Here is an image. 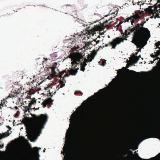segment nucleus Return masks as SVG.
<instances>
[{
	"mask_svg": "<svg viewBox=\"0 0 160 160\" xmlns=\"http://www.w3.org/2000/svg\"><path fill=\"white\" fill-rule=\"evenodd\" d=\"M71 131H69L68 130H67V133L66 134V137L67 138V137H69L71 134Z\"/></svg>",
	"mask_w": 160,
	"mask_h": 160,
	"instance_id": "obj_30",
	"label": "nucleus"
},
{
	"mask_svg": "<svg viewBox=\"0 0 160 160\" xmlns=\"http://www.w3.org/2000/svg\"><path fill=\"white\" fill-rule=\"evenodd\" d=\"M75 114L74 113H73L72 114L71 117V118L70 119V120L71 119H72V120H74L75 119Z\"/></svg>",
	"mask_w": 160,
	"mask_h": 160,
	"instance_id": "obj_32",
	"label": "nucleus"
},
{
	"mask_svg": "<svg viewBox=\"0 0 160 160\" xmlns=\"http://www.w3.org/2000/svg\"><path fill=\"white\" fill-rule=\"evenodd\" d=\"M131 20H132V21H130L131 22V24L132 25H133V23L134 22V19H133V18H132V19ZM134 20H135V19H134Z\"/></svg>",
	"mask_w": 160,
	"mask_h": 160,
	"instance_id": "obj_48",
	"label": "nucleus"
},
{
	"mask_svg": "<svg viewBox=\"0 0 160 160\" xmlns=\"http://www.w3.org/2000/svg\"><path fill=\"white\" fill-rule=\"evenodd\" d=\"M88 42L86 43H85V46L86 47H87V48H88V49H90L91 48H92V47H91V44H90V43H89L90 44H89V45H88Z\"/></svg>",
	"mask_w": 160,
	"mask_h": 160,
	"instance_id": "obj_27",
	"label": "nucleus"
},
{
	"mask_svg": "<svg viewBox=\"0 0 160 160\" xmlns=\"http://www.w3.org/2000/svg\"><path fill=\"white\" fill-rule=\"evenodd\" d=\"M97 40H96V39L95 40V41H96V44H97L98 43L100 42V41L99 40H98L97 41H96Z\"/></svg>",
	"mask_w": 160,
	"mask_h": 160,
	"instance_id": "obj_50",
	"label": "nucleus"
},
{
	"mask_svg": "<svg viewBox=\"0 0 160 160\" xmlns=\"http://www.w3.org/2000/svg\"><path fill=\"white\" fill-rule=\"evenodd\" d=\"M83 131H81L80 132V134H79V138H81V137H82V135H83Z\"/></svg>",
	"mask_w": 160,
	"mask_h": 160,
	"instance_id": "obj_41",
	"label": "nucleus"
},
{
	"mask_svg": "<svg viewBox=\"0 0 160 160\" xmlns=\"http://www.w3.org/2000/svg\"><path fill=\"white\" fill-rule=\"evenodd\" d=\"M15 108L16 109H18V108L17 106L15 107Z\"/></svg>",
	"mask_w": 160,
	"mask_h": 160,
	"instance_id": "obj_64",
	"label": "nucleus"
},
{
	"mask_svg": "<svg viewBox=\"0 0 160 160\" xmlns=\"http://www.w3.org/2000/svg\"><path fill=\"white\" fill-rule=\"evenodd\" d=\"M127 71H130V72H131V74H135V73H136L138 75L139 74H140V73L139 72H135V71H133V70H130V71L129 70V69H127Z\"/></svg>",
	"mask_w": 160,
	"mask_h": 160,
	"instance_id": "obj_29",
	"label": "nucleus"
},
{
	"mask_svg": "<svg viewBox=\"0 0 160 160\" xmlns=\"http://www.w3.org/2000/svg\"><path fill=\"white\" fill-rule=\"evenodd\" d=\"M6 148L5 151H0V160H19L18 158H27L24 160H39V150L41 148L18 147L12 149L10 144Z\"/></svg>",
	"mask_w": 160,
	"mask_h": 160,
	"instance_id": "obj_1",
	"label": "nucleus"
},
{
	"mask_svg": "<svg viewBox=\"0 0 160 160\" xmlns=\"http://www.w3.org/2000/svg\"><path fill=\"white\" fill-rule=\"evenodd\" d=\"M63 72H64V71H62V72H60L57 75L58 77V76H59V78H62L63 77H62V75L64 73Z\"/></svg>",
	"mask_w": 160,
	"mask_h": 160,
	"instance_id": "obj_28",
	"label": "nucleus"
},
{
	"mask_svg": "<svg viewBox=\"0 0 160 160\" xmlns=\"http://www.w3.org/2000/svg\"><path fill=\"white\" fill-rule=\"evenodd\" d=\"M151 56L152 57V58H155V55H153V54H152L151 55Z\"/></svg>",
	"mask_w": 160,
	"mask_h": 160,
	"instance_id": "obj_52",
	"label": "nucleus"
},
{
	"mask_svg": "<svg viewBox=\"0 0 160 160\" xmlns=\"http://www.w3.org/2000/svg\"><path fill=\"white\" fill-rule=\"evenodd\" d=\"M56 52L53 53L52 54H51V58H49V60H52V61L56 59L57 56L56 55Z\"/></svg>",
	"mask_w": 160,
	"mask_h": 160,
	"instance_id": "obj_16",
	"label": "nucleus"
},
{
	"mask_svg": "<svg viewBox=\"0 0 160 160\" xmlns=\"http://www.w3.org/2000/svg\"><path fill=\"white\" fill-rule=\"evenodd\" d=\"M28 105V106L24 107V108H25L24 112H27L28 111L29 112H30V110H32V109L36 110H38L39 109V107L36 109L35 108H31V106L32 104H34L36 102V100L35 98H33L32 99H31L30 101H29Z\"/></svg>",
	"mask_w": 160,
	"mask_h": 160,
	"instance_id": "obj_8",
	"label": "nucleus"
},
{
	"mask_svg": "<svg viewBox=\"0 0 160 160\" xmlns=\"http://www.w3.org/2000/svg\"><path fill=\"white\" fill-rule=\"evenodd\" d=\"M70 123L69 124V127H71V121H70ZM70 128H69L68 129H69Z\"/></svg>",
	"mask_w": 160,
	"mask_h": 160,
	"instance_id": "obj_57",
	"label": "nucleus"
},
{
	"mask_svg": "<svg viewBox=\"0 0 160 160\" xmlns=\"http://www.w3.org/2000/svg\"><path fill=\"white\" fill-rule=\"evenodd\" d=\"M40 101H38V103H41V105H42V107L43 108L45 107L47 105L50 104L53 102V100L51 98H48L44 101L43 100H41L40 98Z\"/></svg>",
	"mask_w": 160,
	"mask_h": 160,
	"instance_id": "obj_10",
	"label": "nucleus"
},
{
	"mask_svg": "<svg viewBox=\"0 0 160 160\" xmlns=\"http://www.w3.org/2000/svg\"><path fill=\"white\" fill-rule=\"evenodd\" d=\"M58 64L57 62H55L52 65V66L51 67H50V68H51L52 70V72H53L54 73H56V72L55 71V69L56 68V66Z\"/></svg>",
	"mask_w": 160,
	"mask_h": 160,
	"instance_id": "obj_14",
	"label": "nucleus"
},
{
	"mask_svg": "<svg viewBox=\"0 0 160 160\" xmlns=\"http://www.w3.org/2000/svg\"><path fill=\"white\" fill-rule=\"evenodd\" d=\"M157 17L158 18H160V17L158 15V14H157Z\"/></svg>",
	"mask_w": 160,
	"mask_h": 160,
	"instance_id": "obj_61",
	"label": "nucleus"
},
{
	"mask_svg": "<svg viewBox=\"0 0 160 160\" xmlns=\"http://www.w3.org/2000/svg\"><path fill=\"white\" fill-rule=\"evenodd\" d=\"M80 65L81 66L85 67L87 65V63L83 62H81Z\"/></svg>",
	"mask_w": 160,
	"mask_h": 160,
	"instance_id": "obj_34",
	"label": "nucleus"
},
{
	"mask_svg": "<svg viewBox=\"0 0 160 160\" xmlns=\"http://www.w3.org/2000/svg\"><path fill=\"white\" fill-rule=\"evenodd\" d=\"M155 45L157 47L156 48L158 47L159 45H160V41H158L155 44Z\"/></svg>",
	"mask_w": 160,
	"mask_h": 160,
	"instance_id": "obj_35",
	"label": "nucleus"
},
{
	"mask_svg": "<svg viewBox=\"0 0 160 160\" xmlns=\"http://www.w3.org/2000/svg\"><path fill=\"white\" fill-rule=\"evenodd\" d=\"M106 60H103L102 61V66H104L106 65Z\"/></svg>",
	"mask_w": 160,
	"mask_h": 160,
	"instance_id": "obj_38",
	"label": "nucleus"
},
{
	"mask_svg": "<svg viewBox=\"0 0 160 160\" xmlns=\"http://www.w3.org/2000/svg\"><path fill=\"white\" fill-rule=\"evenodd\" d=\"M139 60L138 56L134 55V57L133 58V61L134 63H137Z\"/></svg>",
	"mask_w": 160,
	"mask_h": 160,
	"instance_id": "obj_24",
	"label": "nucleus"
},
{
	"mask_svg": "<svg viewBox=\"0 0 160 160\" xmlns=\"http://www.w3.org/2000/svg\"><path fill=\"white\" fill-rule=\"evenodd\" d=\"M140 2H138V5H141V4H140Z\"/></svg>",
	"mask_w": 160,
	"mask_h": 160,
	"instance_id": "obj_63",
	"label": "nucleus"
},
{
	"mask_svg": "<svg viewBox=\"0 0 160 160\" xmlns=\"http://www.w3.org/2000/svg\"><path fill=\"white\" fill-rule=\"evenodd\" d=\"M80 70L83 72H84V71L85 70V67H83V66H81Z\"/></svg>",
	"mask_w": 160,
	"mask_h": 160,
	"instance_id": "obj_39",
	"label": "nucleus"
},
{
	"mask_svg": "<svg viewBox=\"0 0 160 160\" xmlns=\"http://www.w3.org/2000/svg\"><path fill=\"white\" fill-rule=\"evenodd\" d=\"M97 53V51L96 50L93 51L91 53V55H90V58H92V59H93L95 58V57Z\"/></svg>",
	"mask_w": 160,
	"mask_h": 160,
	"instance_id": "obj_19",
	"label": "nucleus"
},
{
	"mask_svg": "<svg viewBox=\"0 0 160 160\" xmlns=\"http://www.w3.org/2000/svg\"><path fill=\"white\" fill-rule=\"evenodd\" d=\"M43 59L44 61H47L48 60H49V58H43Z\"/></svg>",
	"mask_w": 160,
	"mask_h": 160,
	"instance_id": "obj_51",
	"label": "nucleus"
},
{
	"mask_svg": "<svg viewBox=\"0 0 160 160\" xmlns=\"http://www.w3.org/2000/svg\"><path fill=\"white\" fill-rule=\"evenodd\" d=\"M63 150L64 152H61L62 153H63L64 155L65 153L66 155L64 156V160H68L70 155V151L69 147L68 146H65L64 145L63 147Z\"/></svg>",
	"mask_w": 160,
	"mask_h": 160,
	"instance_id": "obj_9",
	"label": "nucleus"
},
{
	"mask_svg": "<svg viewBox=\"0 0 160 160\" xmlns=\"http://www.w3.org/2000/svg\"><path fill=\"white\" fill-rule=\"evenodd\" d=\"M83 56L80 53H78L74 56L73 58V61L71 62L72 67L75 68L77 65L79 64L80 62V60L82 59Z\"/></svg>",
	"mask_w": 160,
	"mask_h": 160,
	"instance_id": "obj_7",
	"label": "nucleus"
},
{
	"mask_svg": "<svg viewBox=\"0 0 160 160\" xmlns=\"http://www.w3.org/2000/svg\"><path fill=\"white\" fill-rule=\"evenodd\" d=\"M4 147V144H2V145H0V148H2Z\"/></svg>",
	"mask_w": 160,
	"mask_h": 160,
	"instance_id": "obj_53",
	"label": "nucleus"
},
{
	"mask_svg": "<svg viewBox=\"0 0 160 160\" xmlns=\"http://www.w3.org/2000/svg\"><path fill=\"white\" fill-rule=\"evenodd\" d=\"M146 22L145 21H143L141 23L144 24L146 23Z\"/></svg>",
	"mask_w": 160,
	"mask_h": 160,
	"instance_id": "obj_56",
	"label": "nucleus"
},
{
	"mask_svg": "<svg viewBox=\"0 0 160 160\" xmlns=\"http://www.w3.org/2000/svg\"><path fill=\"white\" fill-rule=\"evenodd\" d=\"M138 58H139H139H141V55H139L138 56Z\"/></svg>",
	"mask_w": 160,
	"mask_h": 160,
	"instance_id": "obj_60",
	"label": "nucleus"
},
{
	"mask_svg": "<svg viewBox=\"0 0 160 160\" xmlns=\"http://www.w3.org/2000/svg\"><path fill=\"white\" fill-rule=\"evenodd\" d=\"M136 46H137V45H136ZM139 47H140V48L139 49L137 50L138 51V52L140 51H141V48H142V47L141 46H138V47H137V48H138Z\"/></svg>",
	"mask_w": 160,
	"mask_h": 160,
	"instance_id": "obj_44",
	"label": "nucleus"
},
{
	"mask_svg": "<svg viewBox=\"0 0 160 160\" xmlns=\"http://www.w3.org/2000/svg\"><path fill=\"white\" fill-rule=\"evenodd\" d=\"M48 91H49V93L48 94V96H51V97H52V95L51 94H52V93H51L50 92V90H49Z\"/></svg>",
	"mask_w": 160,
	"mask_h": 160,
	"instance_id": "obj_46",
	"label": "nucleus"
},
{
	"mask_svg": "<svg viewBox=\"0 0 160 160\" xmlns=\"http://www.w3.org/2000/svg\"><path fill=\"white\" fill-rule=\"evenodd\" d=\"M110 105V102L108 100H104L101 103L100 108L102 109H105L108 108Z\"/></svg>",
	"mask_w": 160,
	"mask_h": 160,
	"instance_id": "obj_12",
	"label": "nucleus"
},
{
	"mask_svg": "<svg viewBox=\"0 0 160 160\" xmlns=\"http://www.w3.org/2000/svg\"><path fill=\"white\" fill-rule=\"evenodd\" d=\"M75 55H73L72 54H70L69 56H68V57L69 58L71 59V60L73 61V58L75 56Z\"/></svg>",
	"mask_w": 160,
	"mask_h": 160,
	"instance_id": "obj_31",
	"label": "nucleus"
},
{
	"mask_svg": "<svg viewBox=\"0 0 160 160\" xmlns=\"http://www.w3.org/2000/svg\"><path fill=\"white\" fill-rule=\"evenodd\" d=\"M68 71L70 73V74L72 75H75L78 72L77 70H75L74 69H71L70 70L68 69Z\"/></svg>",
	"mask_w": 160,
	"mask_h": 160,
	"instance_id": "obj_13",
	"label": "nucleus"
},
{
	"mask_svg": "<svg viewBox=\"0 0 160 160\" xmlns=\"http://www.w3.org/2000/svg\"><path fill=\"white\" fill-rule=\"evenodd\" d=\"M56 73L54 74L53 73V72H52V74L48 76L47 78L49 80H51L55 77L56 78L58 77V75H56Z\"/></svg>",
	"mask_w": 160,
	"mask_h": 160,
	"instance_id": "obj_21",
	"label": "nucleus"
},
{
	"mask_svg": "<svg viewBox=\"0 0 160 160\" xmlns=\"http://www.w3.org/2000/svg\"><path fill=\"white\" fill-rule=\"evenodd\" d=\"M134 17V19L137 20L140 19L142 16H143L144 14V11H141L140 10H136L134 12V13H133Z\"/></svg>",
	"mask_w": 160,
	"mask_h": 160,
	"instance_id": "obj_11",
	"label": "nucleus"
},
{
	"mask_svg": "<svg viewBox=\"0 0 160 160\" xmlns=\"http://www.w3.org/2000/svg\"><path fill=\"white\" fill-rule=\"evenodd\" d=\"M8 127L9 128V129L10 130L11 129V128L10 127H9V126H8Z\"/></svg>",
	"mask_w": 160,
	"mask_h": 160,
	"instance_id": "obj_62",
	"label": "nucleus"
},
{
	"mask_svg": "<svg viewBox=\"0 0 160 160\" xmlns=\"http://www.w3.org/2000/svg\"><path fill=\"white\" fill-rule=\"evenodd\" d=\"M10 134L7 132L3 133L2 134L0 133V139H2V138H4L9 136Z\"/></svg>",
	"mask_w": 160,
	"mask_h": 160,
	"instance_id": "obj_17",
	"label": "nucleus"
},
{
	"mask_svg": "<svg viewBox=\"0 0 160 160\" xmlns=\"http://www.w3.org/2000/svg\"><path fill=\"white\" fill-rule=\"evenodd\" d=\"M59 82L60 84H64L66 82V80H65L64 77L61 78H60V79L59 80Z\"/></svg>",
	"mask_w": 160,
	"mask_h": 160,
	"instance_id": "obj_25",
	"label": "nucleus"
},
{
	"mask_svg": "<svg viewBox=\"0 0 160 160\" xmlns=\"http://www.w3.org/2000/svg\"><path fill=\"white\" fill-rule=\"evenodd\" d=\"M100 38V35H98L97 38H96V40H97L98 38Z\"/></svg>",
	"mask_w": 160,
	"mask_h": 160,
	"instance_id": "obj_54",
	"label": "nucleus"
},
{
	"mask_svg": "<svg viewBox=\"0 0 160 160\" xmlns=\"http://www.w3.org/2000/svg\"><path fill=\"white\" fill-rule=\"evenodd\" d=\"M97 53V51L96 50L93 51L91 53V55H90V58H92V59H93L95 58V57Z\"/></svg>",
	"mask_w": 160,
	"mask_h": 160,
	"instance_id": "obj_20",
	"label": "nucleus"
},
{
	"mask_svg": "<svg viewBox=\"0 0 160 160\" xmlns=\"http://www.w3.org/2000/svg\"><path fill=\"white\" fill-rule=\"evenodd\" d=\"M33 124L27 127L26 133L31 138H34L39 136L42 130L44 128L48 119L46 114H41L39 116L32 115Z\"/></svg>",
	"mask_w": 160,
	"mask_h": 160,
	"instance_id": "obj_3",
	"label": "nucleus"
},
{
	"mask_svg": "<svg viewBox=\"0 0 160 160\" xmlns=\"http://www.w3.org/2000/svg\"><path fill=\"white\" fill-rule=\"evenodd\" d=\"M16 89H15L16 91L15 92L17 93L18 95L20 93L21 91L22 90V87H20L19 88H16Z\"/></svg>",
	"mask_w": 160,
	"mask_h": 160,
	"instance_id": "obj_22",
	"label": "nucleus"
},
{
	"mask_svg": "<svg viewBox=\"0 0 160 160\" xmlns=\"http://www.w3.org/2000/svg\"><path fill=\"white\" fill-rule=\"evenodd\" d=\"M5 99H3L2 100V102L1 104V105H2V106H3V105H5Z\"/></svg>",
	"mask_w": 160,
	"mask_h": 160,
	"instance_id": "obj_36",
	"label": "nucleus"
},
{
	"mask_svg": "<svg viewBox=\"0 0 160 160\" xmlns=\"http://www.w3.org/2000/svg\"><path fill=\"white\" fill-rule=\"evenodd\" d=\"M124 21H122V22H120L119 24H118V25H117L116 26V27H119V26L121 25V24H122L123 22Z\"/></svg>",
	"mask_w": 160,
	"mask_h": 160,
	"instance_id": "obj_47",
	"label": "nucleus"
},
{
	"mask_svg": "<svg viewBox=\"0 0 160 160\" xmlns=\"http://www.w3.org/2000/svg\"><path fill=\"white\" fill-rule=\"evenodd\" d=\"M48 88H49V87H47L46 88H45V90H48Z\"/></svg>",
	"mask_w": 160,
	"mask_h": 160,
	"instance_id": "obj_55",
	"label": "nucleus"
},
{
	"mask_svg": "<svg viewBox=\"0 0 160 160\" xmlns=\"http://www.w3.org/2000/svg\"><path fill=\"white\" fill-rule=\"evenodd\" d=\"M128 157V156H127L126 157H124V156H122V158L123 159H122V160H127L126 159H127V158ZM112 159H110V160H116V159H113L114 158H113V159H112Z\"/></svg>",
	"mask_w": 160,
	"mask_h": 160,
	"instance_id": "obj_33",
	"label": "nucleus"
},
{
	"mask_svg": "<svg viewBox=\"0 0 160 160\" xmlns=\"http://www.w3.org/2000/svg\"><path fill=\"white\" fill-rule=\"evenodd\" d=\"M88 45H89V43L91 44V45L92 46H95L96 45V41H95V40L92 41L91 42H88Z\"/></svg>",
	"mask_w": 160,
	"mask_h": 160,
	"instance_id": "obj_26",
	"label": "nucleus"
},
{
	"mask_svg": "<svg viewBox=\"0 0 160 160\" xmlns=\"http://www.w3.org/2000/svg\"><path fill=\"white\" fill-rule=\"evenodd\" d=\"M128 38V37L125 36L124 38L119 37H117L113 39L112 41L110 42L109 44H105L104 46L103 45L102 47L101 46L99 47V48L97 50H98L100 48L102 49V48L105 47H108L109 45H110L112 46V48L115 49L117 45L120 44L121 42H123L124 40H127L126 38Z\"/></svg>",
	"mask_w": 160,
	"mask_h": 160,
	"instance_id": "obj_5",
	"label": "nucleus"
},
{
	"mask_svg": "<svg viewBox=\"0 0 160 160\" xmlns=\"http://www.w3.org/2000/svg\"><path fill=\"white\" fill-rule=\"evenodd\" d=\"M16 91L15 89L12 90V91L11 92V93L9 94V96L8 97H14L15 96H18V95L17 93L15 92Z\"/></svg>",
	"mask_w": 160,
	"mask_h": 160,
	"instance_id": "obj_15",
	"label": "nucleus"
},
{
	"mask_svg": "<svg viewBox=\"0 0 160 160\" xmlns=\"http://www.w3.org/2000/svg\"><path fill=\"white\" fill-rule=\"evenodd\" d=\"M144 24L138 23L132 28L126 30L124 34L126 37L133 32L132 42L137 46L144 47L150 36V32L147 28L143 27Z\"/></svg>",
	"mask_w": 160,
	"mask_h": 160,
	"instance_id": "obj_2",
	"label": "nucleus"
},
{
	"mask_svg": "<svg viewBox=\"0 0 160 160\" xmlns=\"http://www.w3.org/2000/svg\"><path fill=\"white\" fill-rule=\"evenodd\" d=\"M61 84V85L60 86V87L59 88H58V89H59L60 88H62L63 87H64L65 85V84Z\"/></svg>",
	"mask_w": 160,
	"mask_h": 160,
	"instance_id": "obj_45",
	"label": "nucleus"
},
{
	"mask_svg": "<svg viewBox=\"0 0 160 160\" xmlns=\"http://www.w3.org/2000/svg\"><path fill=\"white\" fill-rule=\"evenodd\" d=\"M118 72H119V73L122 74V69H120L118 70Z\"/></svg>",
	"mask_w": 160,
	"mask_h": 160,
	"instance_id": "obj_49",
	"label": "nucleus"
},
{
	"mask_svg": "<svg viewBox=\"0 0 160 160\" xmlns=\"http://www.w3.org/2000/svg\"><path fill=\"white\" fill-rule=\"evenodd\" d=\"M78 93H80V94L82 95L83 94L82 92H81L80 91H76L75 92L74 94L75 95H76V94H78Z\"/></svg>",
	"mask_w": 160,
	"mask_h": 160,
	"instance_id": "obj_40",
	"label": "nucleus"
},
{
	"mask_svg": "<svg viewBox=\"0 0 160 160\" xmlns=\"http://www.w3.org/2000/svg\"><path fill=\"white\" fill-rule=\"evenodd\" d=\"M70 75H71L70 74V73H69V74H68V73H66L64 75V76L63 77H68Z\"/></svg>",
	"mask_w": 160,
	"mask_h": 160,
	"instance_id": "obj_43",
	"label": "nucleus"
},
{
	"mask_svg": "<svg viewBox=\"0 0 160 160\" xmlns=\"http://www.w3.org/2000/svg\"><path fill=\"white\" fill-rule=\"evenodd\" d=\"M152 125L148 126L147 129L140 132L138 136L141 138H145V139L155 137L154 136L157 135L160 138V125L157 123H153Z\"/></svg>",
	"mask_w": 160,
	"mask_h": 160,
	"instance_id": "obj_4",
	"label": "nucleus"
},
{
	"mask_svg": "<svg viewBox=\"0 0 160 160\" xmlns=\"http://www.w3.org/2000/svg\"><path fill=\"white\" fill-rule=\"evenodd\" d=\"M157 53H158L159 54L160 53V51L159 50H157Z\"/></svg>",
	"mask_w": 160,
	"mask_h": 160,
	"instance_id": "obj_58",
	"label": "nucleus"
},
{
	"mask_svg": "<svg viewBox=\"0 0 160 160\" xmlns=\"http://www.w3.org/2000/svg\"><path fill=\"white\" fill-rule=\"evenodd\" d=\"M112 18L109 19L108 20H106L104 22L102 23H100V25L97 26L96 28L97 31H102L105 28L108 29L110 27V24L113 21H112Z\"/></svg>",
	"mask_w": 160,
	"mask_h": 160,
	"instance_id": "obj_6",
	"label": "nucleus"
},
{
	"mask_svg": "<svg viewBox=\"0 0 160 160\" xmlns=\"http://www.w3.org/2000/svg\"><path fill=\"white\" fill-rule=\"evenodd\" d=\"M137 154V155L138 156V158H139V159L140 160H148V159H142V158H141L140 157H139L138 155V154Z\"/></svg>",
	"mask_w": 160,
	"mask_h": 160,
	"instance_id": "obj_42",
	"label": "nucleus"
},
{
	"mask_svg": "<svg viewBox=\"0 0 160 160\" xmlns=\"http://www.w3.org/2000/svg\"><path fill=\"white\" fill-rule=\"evenodd\" d=\"M105 88H104L103 89H101L98 91V92L102 93V92H103L105 91Z\"/></svg>",
	"mask_w": 160,
	"mask_h": 160,
	"instance_id": "obj_37",
	"label": "nucleus"
},
{
	"mask_svg": "<svg viewBox=\"0 0 160 160\" xmlns=\"http://www.w3.org/2000/svg\"><path fill=\"white\" fill-rule=\"evenodd\" d=\"M77 149L78 150H79L80 149V148L79 147H77Z\"/></svg>",
	"mask_w": 160,
	"mask_h": 160,
	"instance_id": "obj_59",
	"label": "nucleus"
},
{
	"mask_svg": "<svg viewBox=\"0 0 160 160\" xmlns=\"http://www.w3.org/2000/svg\"><path fill=\"white\" fill-rule=\"evenodd\" d=\"M87 56V59L86 58H84V61L83 62L86 63L88 62H91L93 59L90 58V54H88Z\"/></svg>",
	"mask_w": 160,
	"mask_h": 160,
	"instance_id": "obj_18",
	"label": "nucleus"
},
{
	"mask_svg": "<svg viewBox=\"0 0 160 160\" xmlns=\"http://www.w3.org/2000/svg\"><path fill=\"white\" fill-rule=\"evenodd\" d=\"M133 14L132 15V16H131L130 17H129L126 19L124 20V21H123L124 22H128L129 21V20H131L133 18V19H134V17Z\"/></svg>",
	"mask_w": 160,
	"mask_h": 160,
	"instance_id": "obj_23",
	"label": "nucleus"
}]
</instances>
